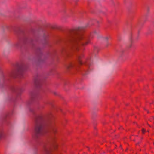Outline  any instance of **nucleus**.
<instances>
[{
    "instance_id": "f257e3e1",
    "label": "nucleus",
    "mask_w": 154,
    "mask_h": 154,
    "mask_svg": "<svg viewBox=\"0 0 154 154\" xmlns=\"http://www.w3.org/2000/svg\"><path fill=\"white\" fill-rule=\"evenodd\" d=\"M97 32L95 31L91 33L89 37L85 36L82 34L77 35L74 39V49L77 51L79 49L83 50V47L91 43V38L95 35Z\"/></svg>"
},
{
    "instance_id": "f03ea898",
    "label": "nucleus",
    "mask_w": 154,
    "mask_h": 154,
    "mask_svg": "<svg viewBox=\"0 0 154 154\" xmlns=\"http://www.w3.org/2000/svg\"><path fill=\"white\" fill-rule=\"evenodd\" d=\"M44 119L43 115L37 116L35 119L34 123V133L33 137L37 139L44 133Z\"/></svg>"
},
{
    "instance_id": "7ed1b4c3",
    "label": "nucleus",
    "mask_w": 154,
    "mask_h": 154,
    "mask_svg": "<svg viewBox=\"0 0 154 154\" xmlns=\"http://www.w3.org/2000/svg\"><path fill=\"white\" fill-rule=\"evenodd\" d=\"M24 71V67L23 66H18L16 70H14L11 73V76L15 77L17 75H22Z\"/></svg>"
},
{
    "instance_id": "20e7f679",
    "label": "nucleus",
    "mask_w": 154,
    "mask_h": 154,
    "mask_svg": "<svg viewBox=\"0 0 154 154\" xmlns=\"http://www.w3.org/2000/svg\"><path fill=\"white\" fill-rule=\"evenodd\" d=\"M35 85L36 87L40 86L41 84V82L39 77L36 78L34 81Z\"/></svg>"
},
{
    "instance_id": "39448f33",
    "label": "nucleus",
    "mask_w": 154,
    "mask_h": 154,
    "mask_svg": "<svg viewBox=\"0 0 154 154\" xmlns=\"http://www.w3.org/2000/svg\"><path fill=\"white\" fill-rule=\"evenodd\" d=\"M23 43V42L21 41H19L16 42L14 45L15 48H18L21 46Z\"/></svg>"
},
{
    "instance_id": "423d86ee",
    "label": "nucleus",
    "mask_w": 154,
    "mask_h": 154,
    "mask_svg": "<svg viewBox=\"0 0 154 154\" xmlns=\"http://www.w3.org/2000/svg\"><path fill=\"white\" fill-rule=\"evenodd\" d=\"M83 55H82L80 56H79L78 57L77 61L78 63L80 65H82L83 64L81 61V59L83 57Z\"/></svg>"
},
{
    "instance_id": "0eeeda50",
    "label": "nucleus",
    "mask_w": 154,
    "mask_h": 154,
    "mask_svg": "<svg viewBox=\"0 0 154 154\" xmlns=\"http://www.w3.org/2000/svg\"><path fill=\"white\" fill-rule=\"evenodd\" d=\"M51 130L54 134H55L57 132V127L54 125H53L51 127Z\"/></svg>"
},
{
    "instance_id": "6e6552de",
    "label": "nucleus",
    "mask_w": 154,
    "mask_h": 154,
    "mask_svg": "<svg viewBox=\"0 0 154 154\" xmlns=\"http://www.w3.org/2000/svg\"><path fill=\"white\" fill-rule=\"evenodd\" d=\"M45 150L46 154H52L50 150L46 148H45Z\"/></svg>"
},
{
    "instance_id": "1a4fd4ad",
    "label": "nucleus",
    "mask_w": 154,
    "mask_h": 154,
    "mask_svg": "<svg viewBox=\"0 0 154 154\" xmlns=\"http://www.w3.org/2000/svg\"><path fill=\"white\" fill-rule=\"evenodd\" d=\"M73 66V65L72 63L69 64V65H68V66H67V69H69L71 67H72Z\"/></svg>"
},
{
    "instance_id": "9d476101",
    "label": "nucleus",
    "mask_w": 154,
    "mask_h": 154,
    "mask_svg": "<svg viewBox=\"0 0 154 154\" xmlns=\"http://www.w3.org/2000/svg\"><path fill=\"white\" fill-rule=\"evenodd\" d=\"M20 9H28L29 8H27V6H21Z\"/></svg>"
},
{
    "instance_id": "9b49d317",
    "label": "nucleus",
    "mask_w": 154,
    "mask_h": 154,
    "mask_svg": "<svg viewBox=\"0 0 154 154\" xmlns=\"http://www.w3.org/2000/svg\"><path fill=\"white\" fill-rule=\"evenodd\" d=\"M81 30V29L79 28H76L74 29V30L77 31H80Z\"/></svg>"
},
{
    "instance_id": "f8f14e48",
    "label": "nucleus",
    "mask_w": 154,
    "mask_h": 154,
    "mask_svg": "<svg viewBox=\"0 0 154 154\" xmlns=\"http://www.w3.org/2000/svg\"><path fill=\"white\" fill-rule=\"evenodd\" d=\"M110 44L108 42H107L105 46L106 47H107Z\"/></svg>"
},
{
    "instance_id": "ddd939ff",
    "label": "nucleus",
    "mask_w": 154,
    "mask_h": 154,
    "mask_svg": "<svg viewBox=\"0 0 154 154\" xmlns=\"http://www.w3.org/2000/svg\"><path fill=\"white\" fill-rule=\"evenodd\" d=\"M2 135V133L1 131H0V138H1Z\"/></svg>"
},
{
    "instance_id": "4468645a",
    "label": "nucleus",
    "mask_w": 154,
    "mask_h": 154,
    "mask_svg": "<svg viewBox=\"0 0 154 154\" xmlns=\"http://www.w3.org/2000/svg\"><path fill=\"white\" fill-rule=\"evenodd\" d=\"M142 133L143 134H144L145 131V129L143 128L142 129Z\"/></svg>"
},
{
    "instance_id": "2eb2a0df",
    "label": "nucleus",
    "mask_w": 154,
    "mask_h": 154,
    "mask_svg": "<svg viewBox=\"0 0 154 154\" xmlns=\"http://www.w3.org/2000/svg\"><path fill=\"white\" fill-rule=\"evenodd\" d=\"M105 39L106 40H108V37H105Z\"/></svg>"
},
{
    "instance_id": "dca6fc26",
    "label": "nucleus",
    "mask_w": 154,
    "mask_h": 154,
    "mask_svg": "<svg viewBox=\"0 0 154 154\" xmlns=\"http://www.w3.org/2000/svg\"><path fill=\"white\" fill-rule=\"evenodd\" d=\"M131 45H131H131H130V47H131Z\"/></svg>"
},
{
    "instance_id": "f3484780",
    "label": "nucleus",
    "mask_w": 154,
    "mask_h": 154,
    "mask_svg": "<svg viewBox=\"0 0 154 154\" xmlns=\"http://www.w3.org/2000/svg\"><path fill=\"white\" fill-rule=\"evenodd\" d=\"M54 146H55L56 147L57 146V145L56 144H55V145H54Z\"/></svg>"
},
{
    "instance_id": "a211bd4d",
    "label": "nucleus",
    "mask_w": 154,
    "mask_h": 154,
    "mask_svg": "<svg viewBox=\"0 0 154 154\" xmlns=\"http://www.w3.org/2000/svg\"><path fill=\"white\" fill-rule=\"evenodd\" d=\"M149 125V127H151V126H150V125Z\"/></svg>"
}]
</instances>
